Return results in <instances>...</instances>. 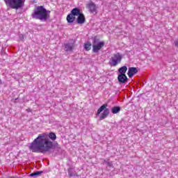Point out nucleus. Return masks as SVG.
<instances>
[{
	"instance_id": "21",
	"label": "nucleus",
	"mask_w": 178,
	"mask_h": 178,
	"mask_svg": "<svg viewBox=\"0 0 178 178\" xmlns=\"http://www.w3.org/2000/svg\"><path fill=\"white\" fill-rule=\"evenodd\" d=\"M2 84V80L0 79V86Z\"/></svg>"
},
{
	"instance_id": "12",
	"label": "nucleus",
	"mask_w": 178,
	"mask_h": 178,
	"mask_svg": "<svg viewBox=\"0 0 178 178\" xmlns=\"http://www.w3.org/2000/svg\"><path fill=\"white\" fill-rule=\"evenodd\" d=\"M65 47V51H66V52H72V51H73V48H74V42L73 43H66L64 44Z\"/></svg>"
},
{
	"instance_id": "17",
	"label": "nucleus",
	"mask_w": 178,
	"mask_h": 178,
	"mask_svg": "<svg viewBox=\"0 0 178 178\" xmlns=\"http://www.w3.org/2000/svg\"><path fill=\"white\" fill-rule=\"evenodd\" d=\"M50 13H51V11L47 10V12L44 13L45 16L47 17V19H49V14Z\"/></svg>"
},
{
	"instance_id": "15",
	"label": "nucleus",
	"mask_w": 178,
	"mask_h": 178,
	"mask_svg": "<svg viewBox=\"0 0 178 178\" xmlns=\"http://www.w3.org/2000/svg\"><path fill=\"white\" fill-rule=\"evenodd\" d=\"M120 109H121L120 106H114V107H113V108H111V112H112V113H113L114 115H116V113H119L120 112Z\"/></svg>"
},
{
	"instance_id": "14",
	"label": "nucleus",
	"mask_w": 178,
	"mask_h": 178,
	"mask_svg": "<svg viewBox=\"0 0 178 178\" xmlns=\"http://www.w3.org/2000/svg\"><path fill=\"white\" fill-rule=\"evenodd\" d=\"M91 47H92V44L90 42H86L83 44L84 49L85 51H87L91 49Z\"/></svg>"
},
{
	"instance_id": "2",
	"label": "nucleus",
	"mask_w": 178,
	"mask_h": 178,
	"mask_svg": "<svg viewBox=\"0 0 178 178\" xmlns=\"http://www.w3.org/2000/svg\"><path fill=\"white\" fill-rule=\"evenodd\" d=\"M47 10L44 8V6H38L34 9L31 16L33 19L41 20L42 22H47V15L45 13Z\"/></svg>"
},
{
	"instance_id": "9",
	"label": "nucleus",
	"mask_w": 178,
	"mask_h": 178,
	"mask_svg": "<svg viewBox=\"0 0 178 178\" xmlns=\"http://www.w3.org/2000/svg\"><path fill=\"white\" fill-rule=\"evenodd\" d=\"M86 8L90 13H95V15H97L98 7H97V5H95L92 1H90L89 3L87 4Z\"/></svg>"
},
{
	"instance_id": "8",
	"label": "nucleus",
	"mask_w": 178,
	"mask_h": 178,
	"mask_svg": "<svg viewBox=\"0 0 178 178\" xmlns=\"http://www.w3.org/2000/svg\"><path fill=\"white\" fill-rule=\"evenodd\" d=\"M76 8H73L70 13L67 15V22L70 24H72V23H74V20H76V15H77V13H76Z\"/></svg>"
},
{
	"instance_id": "10",
	"label": "nucleus",
	"mask_w": 178,
	"mask_h": 178,
	"mask_svg": "<svg viewBox=\"0 0 178 178\" xmlns=\"http://www.w3.org/2000/svg\"><path fill=\"white\" fill-rule=\"evenodd\" d=\"M118 81L120 84H126L129 81V78L126 75L118 74Z\"/></svg>"
},
{
	"instance_id": "13",
	"label": "nucleus",
	"mask_w": 178,
	"mask_h": 178,
	"mask_svg": "<svg viewBox=\"0 0 178 178\" xmlns=\"http://www.w3.org/2000/svg\"><path fill=\"white\" fill-rule=\"evenodd\" d=\"M126 72H127V66L124 65L118 69L119 74L126 75Z\"/></svg>"
},
{
	"instance_id": "6",
	"label": "nucleus",
	"mask_w": 178,
	"mask_h": 178,
	"mask_svg": "<svg viewBox=\"0 0 178 178\" xmlns=\"http://www.w3.org/2000/svg\"><path fill=\"white\" fill-rule=\"evenodd\" d=\"M122 59H123V57L120 55V53L114 54L109 63L111 66H118L122 62Z\"/></svg>"
},
{
	"instance_id": "18",
	"label": "nucleus",
	"mask_w": 178,
	"mask_h": 178,
	"mask_svg": "<svg viewBox=\"0 0 178 178\" xmlns=\"http://www.w3.org/2000/svg\"><path fill=\"white\" fill-rule=\"evenodd\" d=\"M61 155L65 156L66 155V152H65V150H61Z\"/></svg>"
},
{
	"instance_id": "11",
	"label": "nucleus",
	"mask_w": 178,
	"mask_h": 178,
	"mask_svg": "<svg viewBox=\"0 0 178 178\" xmlns=\"http://www.w3.org/2000/svg\"><path fill=\"white\" fill-rule=\"evenodd\" d=\"M138 73V69H137V67H131L129 68L127 74H128L129 79H131V77H133V76H134V74H137Z\"/></svg>"
},
{
	"instance_id": "1",
	"label": "nucleus",
	"mask_w": 178,
	"mask_h": 178,
	"mask_svg": "<svg viewBox=\"0 0 178 178\" xmlns=\"http://www.w3.org/2000/svg\"><path fill=\"white\" fill-rule=\"evenodd\" d=\"M56 148H60L58 143L51 141L45 138V134H40L29 146L32 152H40V154H48Z\"/></svg>"
},
{
	"instance_id": "5",
	"label": "nucleus",
	"mask_w": 178,
	"mask_h": 178,
	"mask_svg": "<svg viewBox=\"0 0 178 178\" xmlns=\"http://www.w3.org/2000/svg\"><path fill=\"white\" fill-rule=\"evenodd\" d=\"M108 106L107 104H104L102 106L99 107V108L97 110V112L96 113V116H99L102 112V115L99 117V120H104V119H106L108 116H109L110 111L109 108H107Z\"/></svg>"
},
{
	"instance_id": "4",
	"label": "nucleus",
	"mask_w": 178,
	"mask_h": 178,
	"mask_svg": "<svg viewBox=\"0 0 178 178\" xmlns=\"http://www.w3.org/2000/svg\"><path fill=\"white\" fill-rule=\"evenodd\" d=\"M92 52L94 54H98L104 47H105V42L101 41L99 42V38H98L97 36H95L93 38V42H92Z\"/></svg>"
},
{
	"instance_id": "19",
	"label": "nucleus",
	"mask_w": 178,
	"mask_h": 178,
	"mask_svg": "<svg viewBox=\"0 0 178 178\" xmlns=\"http://www.w3.org/2000/svg\"><path fill=\"white\" fill-rule=\"evenodd\" d=\"M19 38H20V40H23L24 39V37L23 36V35H20Z\"/></svg>"
},
{
	"instance_id": "20",
	"label": "nucleus",
	"mask_w": 178,
	"mask_h": 178,
	"mask_svg": "<svg viewBox=\"0 0 178 178\" xmlns=\"http://www.w3.org/2000/svg\"><path fill=\"white\" fill-rule=\"evenodd\" d=\"M26 111H27L28 112H31V109H30V108L26 109Z\"/></svg>"
},
{
	"instance_id": "7",
	"label": "nucleus",
	"mask_w": 178,
	"mask_h": 178,
	"mask_svg": "<svg viewBox=\"0 0 178 178\" xmlns=\"http://www.w3.org/2000/svg\"><path fill=\"white\" fill-rule=\"evenodd\" d=\"M76 13L77 14L75 15V16H77V24H84V23H86V16H84V14L80 11V8H76Z\"/></svg>"
},
{
	"instance_id": "16",
	"label": "nucleus",
	"mask_w": 178,
	"mask_h": 178,
	"mask_svg": "<svg viewBox=\"0 0 178 178\" xmlns=\"http://www.w3.org/2000/svg\"><path fill=\"white\" fill-rule=\"evenodd\" d=\"M49 138H50V140H52V141H55L56 140V134H55V133L54 132H51L49 134Z\"/></svg>"
},
{
	"instance_id": "3",
	"label": "nucleus",
	"mask_w": 178,
	"mask_h": 178,
	"mask_svg": "<svg viewBox=\"0 0 178 178\" xmlns=\"http://www.w3.org/2000/svg\"><path fill=\"white\" fill-rule=\"evenodd\" d=\"M7 8L10 9H15L17 10L19 9H23L24 7V2L26 0H3Z\"/></svg>"
}]
</instances>
